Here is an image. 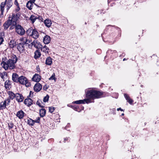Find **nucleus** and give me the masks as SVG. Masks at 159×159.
Wrapping results in <instances>:
<instances>
[{
  "mask_svg": "<svg viewBox=\"0 0 159 159\" xmlns=\"http://www.w3.org/2000/svg\"><path fill=\"white\" fill-rule=\"evenodd\" d=\"M89 89L90 90L86 89L85 90L86 97L87 98L83 100V102H84L83 104L85 103L88 104L91 102L90 99H94L105 97L104 94L105 93L102 92L91 89V88H89Z\"/></svg>",
  "mask_w": 159,
  "mask_h": 159,
  "instance_id": "nucleus-1",
  "label": "nucleus"
},
{
  "mask_svg": "<svg viewBox=\"0 0 159 159\" xmlns=\"http://www.w3.org/2000/svg\"><path fill=\"white\" fill-rule=\"evenodd\" d=\"M17 61V58L16 56L14 54H11L9 57L8 62L9 68L10 70L14 69L16 67L15 64Z\"/></svg>",
  "mask_w": 159,
  "mask_h": 159,
  "instance_id": "nucleus-2",
  "label": "nucleus"
},
{
  "mask_svg": "<svg viewBox=\"0 0 159 159\" xmlns=\"http://www.w3.org/2000/svg\"><path fill=\"white\" fill-rule=\"evenodd\" d=\"M18 81V83L22 84L25 85L27 87H29L30 85L27 78L24 76L22 75L20 77Z\"/></svg>",
  "mask_w": 159,
  "mask_h": 159,
  "instance_id": "nucleus-3",
  "label": "nucleus"
},
{
  "mask_svg": "<svg viewBox=\"0 0 159 159\" xmlns=\"http://www.w3.org/2000/svg\"><path fill=\"white\" fill-rule=\"evenodd\" d=\"M1 65L2 66V67L6 70L9 69L8 59L6 57H4L2 58V62L1 63Z\"/></svg>",
  "mask_w": 159,
  "mask_h": 159,
  "instance_id": "nucleus-4",
  "label": "nucleus"
},
{
  "mask_svg": "<svg viewBox=\"0 0 159 159\" xmlns=\"http://www.w3.org/2000/svg\"><path fill=\"white\" fill-rule=\"evenodd\" d=\"M16 27V30L17 33L19 34L22 35H24L25 33V31L23 28L20 25H18L14 26Z\"/></svg>",
  "mask_w": 159,
  "mask_h": 159,
  "instance_id": "nucleus-5",
  "label": "nucleus"
},
{
  "mask_svg": "<svg viewBox=\"0 0 159 159\" xmlns=\"http://www.w3.org/2000/svg\"><path fill=\"white\" fill-rule=\"evenodd\" d=\"M11 17L10 16L8 17V20L5 22L3 25L4 29L7 30L11 24H12V21L10 19Z\"/></svg>",
  "mask_w": 159,
  "mask_h": 159,
  "instance_id": "nucleus-6",
  "label": "nucleus"
},
{
  "mask_svg": "<svg viewBox=\"0 0 159 159\" xmlns=\"http://www.w3.org/2000/svg\"><path fill=\"white\" fill-rule=\"evenodd\" d=\"M16 100L19 102H22L24 99L22 95L19 93H16Z\"/></svg>",
  "mask_w": 159,
  "mask_h": 159,
  "instance_id": "nucleus-7",
  "label": "nucleus"
},
{
  "mask_svg": "<svg viewBox=\"0 0 159 159\" xmlns=\"http://www.w3.org/2000/svg\"><path fill=\"white\" fill-rule=\"evenodd\" d=\"M33 44L34 47L36 48L40 49L42 47V45L40 42L36 39L34 40L33 41Z\"/></svg>",
  "mask_w": 159,
  "mask_h": 159,
  "instance_id": "nucleus-8",
  "label": "nucleus"
},
{
  "mask_svg": "<svg viewBox=\"0 0 159 159\" xmlns=\"http://www.w3.org/2000/svg\"><path fill=\"white\" fill-rule=\"evenodd\" d=\"M11 20L12 21V25L13 26L16 25H17V21L18 20L19 18L15 16L14 13H12V17H11Z\"/></svg>",
  "mask_w": 159,
  "mask_h": 159,
  "instance_id": "nucleus-9",
  "label": "nucleus"
},
{
  "mask_svg": "<svg viewBox=\"0 0 159 159\" xmlns=\"http://www.w3.org/2000/svg\"><path fill=\"white\" fill-rule=\"evenodd\" d=\"M41 79V76L38 74H35L32 78V80L33 81L39 82Z\"/></svg>",
  "mask_w": 159,
  "mask_h": 159,
  "instance_id": "nucleus-10",
  "label": "nucleus"
},
{
  "mask_svg": "<svg viewBox=\"0 0 159 159\" xmlns=\"http://www.w3.org/2000/svg\"><path fill=\"white\" fill-rule=\"evenodd\" d=\"M39 34L36 29H33L31 34V37L34 39H37L39 37Z\"/></svg>",
  "mask_w": 159,
  "mask_h": 159,
  "instance_id": "nucleus-11",
  "label": "nucleus"
},
{
  "mask_svg": "<svg viewBox=\"0 0 159 159\" xmlns=\"http://www.w3.org/2000/svg\"><path fill=\"white\" fill-rule=\"evenodd\" d=\"M42 88V85L39 83L36 84L34 87V91L36 92H39L41 89Z\"/></svg>",
  "mask_w": 159,
  "mask_h": 159,
  "instance_id": "nucleus-12",
  "label": "nucleus"
},
{
  "mask_svg": "<svg viewBox=\"0 0 159 159\" xmlns=\"http://www.w3.org/2000/svg\"><path fill=\"white\" fill-rule=\"evenodd\" d=\"M25 104L28 107H30L33 104V100L30 98H27L24 101Z\"/></svg>",
  "mask_w": 159,
  "mask_h": 159,
  "instance_id": "nucleus-13",
  "label": "nucleus"
},
{
  "mask_svg": "<svg viewBox=\"0 0 159 159\" xmlns=\"http://www.w3.org/2000/svg\"><path fill=\"white\" fill-rule=\"evenodd\" d=\"M24 45L22 42L18 44L17 48L20 52H21L24 51L25 48Z\"/></svg>",
  "mask_w": 159,
  "mask_h": 159,
  "instance_id": "nucleus-14",
  "label": "nucleus"
},
{
  "mask_svg": "<svg viewBox=\"0 0 159 159\" xmlns=\"http://www.w3.org/2000/svg\"><path fill=\"white\" fill-rule=\"evenodd\" d=\"M20 77L16 73H13L12 75V80L15 82L18 83L19 79Z\"/></svg>",
  "mask_w": 159,
  "mask_h": 159,
  "instance_id": "nucleus-15",
  "label": "nucleus"
},
{
  "mask_svg": "<svg viewBox=\"0 0 159 159\" xmlns=\"http://www.w3.org/2000/svg\"><path fill=\"white\" fill-rule=\"evenodd\" d=\"M21 41L24 44H27L30 43L31 41V39H28V37H23L21 39Z\"/></svg>",
  "mask_w": 159,
  "mask_h": 159,
  "instance_id": "nucleus-16",
  "label": "nucleus"
},
{
  "mask_svg": "<svg viewBox=\"0 0 159 159\" xmlns=\"http://www.w3.org/2000/svg\"><path fill=\"white\" fill-rule=\"evenodd\" d=\"M25 114V113L23 111L21 110L17 112L16 116L18 117L19 119H21L23 118Z\"/></svg>",
  "mask_w": 159,
  "mask_h": 159,
  "instance_id": "nucleus-17",
  "label": "nucleus"
},
{
  "mask_svg": "<svg viewBox=\"0 0 159 159\" xmlns=\"http://www.w3.org/2000/svg\"><path fill=\"white\" fill-rule=\"evenodd\" d=\"M50 37L48 35H46L44 37L43 39V42L45 44H48L50 42Z\"/></svg>",
  "mask_w": 159,
  "mask_h": 159,
  "instance_id": "nucleus-18",
  "label": "nucleus"
},
{
  "mask_svg": "<svg viewBox=\"0 0 159 159\" xmlns=\"http://www.w3.org/2000/svg\"><path fill=\"white\" fill-rule=\"evenodd\" d=\"M4 84L6 89L9 90L11 88V82L9 80H7L5 82Z\"/></svg>",
  "mask_w": 159,
  "mask_h": 159,
  "instance_id": "nucleus-19",
  "label": "nucleus"
},
{
  "mask_svg": "<svg viewBox=\"0 0 159 159\" xmlns=\"http://www.w3.org/2000/svg\"><path fill=\"white\" fill-rule=\"evenodd\" d=\"M52 58L50 56L48 57L46 60L45 64L47 65L51 66L52 64Z\"/></svg>",
  "mask_w": 159,
  "mask_h": 159,
  "instance_id": "nucleus-20",
  "label": "nucleus"
},
{
  "mask_svg": "<svg viewBox=\"0 0 159 159\" xmlns=\"http://www.w3.org/2000/svg\"><path fill=\"white\" fill-rule=\"evenodd\" d=\"M7 0H6L4 2H2L1 4L0 7H1V17L3 16V12L4 10V7L6 3Z\"/></svg>",
  "mask_w": 159,
  "mask_h": 159,
  "instance_id": "nucleus-21",
  "label": "nucleus"
},
{
  "mask_svg": "<svg viewBox=\"0 0 159 159\" xmlns=\"http://www.w3.org/2000/svg\"><path fill=\"white\" fill-rule=\"evenodd\" d=\"M109 27H112L113 28L112 29H116V30H117L118 31H119V30H120V29L118 28V27H116L115 25H108L107 26V27H106L105 29V30L104 31V33H105L107 31V30H108L109 29Z\"/></svg>",
  "mask_w": 159,
  "mask_h": 159,
  "instance_id": "nucleus-22",
  "label": "nucleus"
},
{
  "mask_svg": "<svg viewBox=\"0 0 159 159\" xmlns=\"http://www.w3.org/2000/svg\"><path fill=\"white\" fill-rule=\"evenodd\" d=\"M7 93L9 95L8 98L11 99V100H13L16 98V93H14L12 92L9 91L7 92Z\"/></svg>",
  "mask_w": 159,
  "mask_h": 159,
  "instance_id": "nucleus-23",
  "label": "nucleus"
},
{
  "mask_svg": "<svg viewBox=\"0 0 159 159\" xmlns=\"http://www.w3.org/2000/svg\"><path fill=\"white\" fill-rule=\"evenodd\" d=\"M34 54V58L36 59H37L39 58L41 55V53L38 50H36Z\"/></svg>",
  "mask_w": 159,
  "mask_h": 159,
  "instance_id": "nucleus-24",
  "label": "nucleus"
},
{
  "mask_svg": "<svg viewBox=\"0 0 159 159\" xmlns=\"http://www.w3.org/2000/svg\"><path fill=\"white\" fill-rule=\"evenodd\" d=\"M16 45V42L15 40H11L9 42V47L11 48H13Z\"/></svg>",
  "mask_w": 159,
  "mask_h": 159,
  "instance_id": "nucleus-25",
  "label": "nucleus"
},
{
  "mask_svg": "<svg viewBox=\"0 0 159 159\" xmlns=\"http://www.w3.org/2000/svg\"><path fill=\"white\" fill-rule=\"evenodd\" d=\"M41 50L45 53H49V49L45 45L43 47L40 48Z\"/></svg>",
  "mask_w": 159,
  "mask_h": 159,
  "instance_id": "nucleus-26",
  "label": "nucleus"
},
{
  "mask_svg": "<svg viewBox=\"0 0 159 159\" xmlns=\"http://www.w3.org/2000/svg\"><path fill=\"white\" fill-rule=\"evenodd\" d=\"M7 105L6 104V101H4L0 103V109L3 110L6 108V106Z\"/></svg>",
  "mask_w": 159,
  "mask_h": 159,
  "instance_id": "nucleus-27",
  "label": "nucleus"
},
{
  "mask_svg": "<svg viewBox=\"0 0 159 159\" xmlns=\"http://www.w3.org/2000/svg\"><path fill=\"white\" fill-rule=\"evenodd\" d=\"M46 110L45 109L42 108L39 110V114L41 117H44L46 114Z\"/></svg>",
  "mask_w": 159,
  "mask_h": 159,
  "instance_id": "nucleus-28",
  "label": "nucleus"
},
{
  "mask_svg": "<svg viewBox=\"0 0 159 159\" xmlns=\"http://www.w3.org/2000/svg\"><path fill=\"white\" fill-rule=\"evenodd\" d=\"M44 23L45 25L48 27H50L52 24L51 21L47 19L45 20Z\"/></svg>",
  "mask_w": 159,
  "mask_h": 159,
  "instance_id": "nucleus-29",
  "label": "nucleus"
},
{
  "mask_svg": "<svg viewBox=\"0 0 159 159\" xmlns=\"http://www.w3.org/2000/svg\"><path fill=\"white\" fill-rule=\"evenodd\" d=\"M27 123L30 125L33 126L34 124V120L29 118L27 120Z\"/></svg>",
  "mask_w": 159,
  "mask_h": 159,
  "instance_id": "nucleus-30",
  "label": "nucleus"
},
{
  "mask_svg": "<svg viewBox=\"0 0 159 159\" xmlns=\"http://www.w3.org/2000/svg\"><path fill=\"white\" fill-rule=\"evenodd\" d=\"M33 30L32 28L30 27L26 31L27 35L29 36L30 37H31L32 32Z\"/></svg>",
  "mask_w": 159,
  "mask_h": 159,
  "instance_id": "nucleus-31",
  "label": "nucleus"
},
{
  "mask_svg": "<svg viewBox=\"0 0 159 159\" xmlns=\"http://www.w3.org/2000/svg\"><path fill=\"white\" fill-rule=\"evenodd\" d=\"M36 104L40 107L43 108L44 107V104L40 100H38Z\"/></svg>",
  "mask_w": 159,
  "mask_h": 159,
  "instance_id": "nucleus-32",
  "label": "nucleus"
},
{
  "mask_svg": "<svg viewBox=\"0 0 159 159\" xmlns=\"http://www.w3.org/2000/svg\"><path fill=\"white\" fill-rule=\"evenodd\" d=\"M37 19V17L33 15H31L30 18V20L33 23L35 22Z\"/></svg>",
  "mask_w": 159,
  "mask_h": 159,
  "instance_id": "nucleus-33",
  "label": "nucleus"
},
{
  "mask_svg": "<svg viewBox=\"0 0 159 159\" xmlns=\"http://www.w3.org/2000/svg\"><path fill=\"white\" fill-rule=\"evenodd\" d=\"M84 102H83V100H77L76 101H75L73 102H72V104H83Z\"/></svg>",
  "mask_w": 159,
  "mask_h": 159,
  "instance_id": "nucleus-34",
  "label": "nucleus"
},
{
  "mask_svg": "<svg viewBox=\"0 0 159 159\" xmlns=\"http://www.w3.org/2000/svg\"><path fill=\"white\" fill-rule=\"evenodd\" d=\"M7 74L6 72L4 71L2 73H0V76H1V78L3 79V81H4V76L5 75L7 76Z\"/></svg>",
  "mask_w": 159,
  "mask_h": 159,
  "instance_id": "nucleus-35",
  "label": "nucleus"
},
{
  "mask_svg": "<svg viewBox=\"0 0 159 159\" xmlns=\"http://www.w3.org/2000/svg\"><path fill=\"white\" fill-rule=\"evenodd\" d=\"M8 126L10 129L13 128L14 125L12 122H10L8 123Z\"/></svg>",
  "mask_w": 159,
  "mask_h": 159,
  "instance_id": "nucleus-36",
  "label": "nucleus"
},
{
  "mask_svg": "<svg viewBox=\"0 0 159 159\" xmlns=\"http://www.w3.org/2000/svg\"><path fill=\"white\" fill-rule=\"evenodd\" d=\"M72 109H73L74 110L78 112H80L81 111V109L77 106H74Z\"/></svg>",
  "mask_w": 159,
  "mask_h": 159,
  "instance_id": "nucleus-37",
  "label": "nucleus"
},
{
  "mask_svg": "<svg viewBox=\"0 0 159 159\" xmlns=\"http://www.w3.org/2000/svg\"><path fill=\"white\" fill-rule=\"evenodd\" d=\"M117 53V51L116 50L112 51L111 49H109L107 51V54H109L110 53L113 54V53Z\"/></svg>",
  "mask_w": 159,
  "mask_h": 159,
  "instance_id": "nucleus-38",
  "label": "nucleus"
},
{
  "mask_svg": "<svg viewBox=\"0 0 159 159\" xmlns=\"http://www.w3.org/2000/svg\"><path fill=\"white\" fill-rule=\"evenodd\" d=\"M26 7L30 10H31L32 9L31 4L30 2L29 1L28 2L26 3Z\"/></svg>",
  "mask_w": 159,
  "mask_h": 159,
  "instance_id": "nucleus-39",
  "label": "nucleus"
},
{
  "mask_svg": "<svg viewBox=\"0 0 159 159\" xmlns=\"http://www.w3.org/2000/svg\"><path fill=\"white\" fill-rule=\"evenodd\" d=\"M49 98V96L48 94H47L45 97H44L43 101L45 102H48V101Z\"/></svg>",
  "mask_w": 159,
  "mask_h": 159,
  "instance_id": "nucleus-40",
  "label": "nucleus"
},
{
  "mask_svg": "<svg viewBox=\"0 0 159 159\" xmlns=\"http://www.w3.org/2000/svg\"><path fill=\"white\" fill-rule=\"evenodd\" d=\"M12 4V0H8L7 3V6H9V7H11Z\"/></svg>",
  "mask_w": 159,
  "mask_h": 159,
  "instance_id": "nucleus-41",
  "label": "nucleus"
},
{
  "mask_svg": "<svg viewBox=\"0 0 159 159\" xmlns=\"http://www.w3.org/2000/svg\"><path fill=\"white\" fill-rule=\"evenodd\" d=\"M49 111L50 112L52 113L54 111V110H55V108L54 107H49Z\"/></svg>",
  "mask_w": 159,
  "mask_h": 159,
  "instance_id": "nucleus-42",
  "label": "nucleus"
},
{
  "mask_svg": "<svg viewBox=\"0 0 159 159\" xmlns=\"http://www.w3.org/2000/svg\"><path fill=\"white\" fill-rule=\"evenodd\" d=\"M11 99H10L8 97L6 99L5 101H6V104H7V105H8L9 104V103L11 102Z\"/></svg>",
  "mask_w": 159,
  "mask_h": 159,
  "instance_id": "nucleus-43",
  "label": "nucleus"
},
{
  "mask_svg": "<svg viewBox=\"0 0 159 159\" xmlns=\"http://www.w3.org/2000/svg\"><path fill=\"white\" fill-rule=\"evenodd\" d=\"M55 78V74L53 73V74L49 78V80H54Z\"/></svg>",
  "mask_w": 159,
  "mask_h": 159,
  "instance_id": "nucleus-44",
  "label": "nucleus"
},
{
  "mask_svg": "<svg viewBox=\"0 0 159 159\" xmlns=\"http://www.w3.org/2000/svg\"><path fill=\"white\" fill-rule=\"evenodd\" d=\"M40 118L39 117H37L36 118V120H34V123H39L40 122Z\"/></svg>",
  "mask_w": 159,
  "mask_h": 159,
  "instance_id": "nucleus-45",
  "label": "nucleus"
},
{
  "mask_svg": "<svg viewBox=\"0 0 159 159\" xmlns=\"http://www.w3.org/2000/svg\"><path fill=\"white\" fill-rule=\"evenodd\" d=\"M127 101L130 104H132L133 102V100L130 99V98L127 100Z\"/></svg>",
  "mask_w": 159,
  "mask_h": 159,
  "instance_id": "nucleus-46",
  "label": "nucleus"
},
{
  "mask_svg": "<svg viewBox=\"0 0 159 159\" xmlns=\"http://www.w3.org/2000/svg\"><path fill=\"white\" fill-rule=\"evenodd\" d=\"M124 96L125 97V98L127 100L129 98V96L126 93L124 94Z\"/></svg>",
  "mask_w": 159,
  "mask_h": 159,
  "instance_id": "nucleus-47",
  "label": "nucleus"
},
{
  "mask_svg": "<svg viewBox=\"0 0 159 159\" xmlns=\"http://www.w3.org/2000/svg\"><path fill=\"white\" fill-rule=\"evenodd\" d=\"M4 41V39L3 38L1 37H0V45L2 44L3 42Z\"/></svg>",
  "mask_w": 159,
  "mask_h": 159,
  "instance_id": "nucleus-48",
  "label": "nucleus"
},
{
  "mask_svg": "<svg viewBox=\"0 0 159 159\" xmlns=\"http://www.w3.org/2000/svg\"><path fill=\"white\" fill-rule=\"evenodd\" d=\"M36 72H40V69L39 66L36 67Z\"/></svg>",
  "mask_w": 159,
  "mask_h": 159,
  "instance_id": "nucleus-49",
  "label": "nucleus"
},
{
  "mask_svg": "<svg viewBox=\"0 0 159 159\" xmlns=\"http://www.w3.org/2000/svg\"><path fill=\"white\" fill-rule=\"evenodd\" d=\"M33 46V42H32L31 43V44H28V47L29 48H32Z\"/></svg>",
  "mask_w": 159,
  "mask_h": 159,
  "instance_id": "nucleus-50",
  "label": "nucleus"
},
{
  "mask_svg": "<svg viewBox=\"0 0 159 159\" xmlns=\"http://www.w3.org/2000/svg\"><path fill=\"white\" fill-rule=\"evenodd\" d=\"M15 16L19 18L20 16V14L19 13H16V14H15Z\"/></svg>",
  "mask_w": 159,
  "mask_h": 159,
  "instance_id": "nucleus-51",
  "label": "nucleus"
},
{
  "mask_svg": "<svg viewBox=\"0 0 159 159\" xmlns=\"http://www.w3.org/2000/svg\"><path fill=\"white\" fill-rule=\"evenodd\" d=\"M14 3L15 4L16 6H19V4L17 0H15Z\"/></svg>",
  "mask_w": 159,
  "mask_h": 159,
  "instance_id": "nucleus-52",
  "label": "nucleus"
},
{
  "mask_svg": "<svg viewBox=\"0 0 159 159\" xmlns=\"http://www.w3.org/2000/svg\"><path fill=\"white\" fill-rule=\"evenodd\" d=\"M17 8H16L15 10V11L16 12H18L20 10V8L19 7V6H17Z\"/></svg>",
  "mask_w": 159,
  "mask_h": 159,
  "instance_id": "nucleus-53",
  "label": "nucleus"
},
{
  "mask_svg": "<svg viewBox=\"0 0 159 159\" xmlns=\"http://www.w3.org/2000/svg\"><path fill=\"white\" fill-rule=\"evenodd\" d=\"M48 89V88L46 85H44L43 87V89L45 90H46Z\"/></svg>",
  "mask_w": 159,
  "mask_h": 159,
  "instance_id": "nucleus-54",
  "label": "nucleus"
},
{
  "mask_svg": "<svg viewBox=\"0 0 159 159\" xmlns=\"http://www.w3.org/2000/svg\"><path fill=\"white\" fill-rule=\"evenodd\" d=\"M70 126V124L69 123H68L67 125L65 127V129H67V130H68V129H67V128L68 127H69V126Z\"/></svg>",
  "mask_w": 159,
  "mask_h": 159,
  "instance_id": "nucleus-55",
  "label": "nucleus"
},
{
  "mask_svg": "<svg viewBox=\"0 0 159 159\" xmlns=\"http://www.w3.org/2000/svg\"><path fill=\"white\" fill-rule=\"evenodd\" d=\"M68 140V138L67 137L64 138V142H66Z\"/></svg>",
  "mask_w": 159,
  "mask_h": 159,
  "instance_id": "nucleus-56",
  "label": "nucleus"
},
{
  "mask_svg": "<svg viewBox=\"0 0 159 159\" xmlns=\"http://www.w3.org/2000/svg\"><path fill=\"white\" fill-rule=\"evenodd\" d=\"M67 106L69 107H70L73 108L74 105H71L69 104L67 105Z\"/></svg>",
  "mask_w": 159,
  "mask_h": 159,
  "instance_id": "nucleus-57",
  "label": "nucleus"
},
{
  "mask_svg": "<svg viewBox=\"0 0 159 159\" xmlns=\"http://www.w3.org/2000/svg\"><path fill=\"white\" fill-rule=\"evenodd\" d=\"M117 111H119V110H120L121 111H123V110L122 109H121V108H118L117 109Z\"/></svg>",
  "mask_w": 159,
  "mask_h": 159,
  "instance_id": "nucleus-58",
  "label": "nucleus"
},
{
  "mask_svg": "<svg viewBox=\"0 0 159 159\" xmlns=\"http://www.w3.org/2000/svg\"><path fill=\"white\" fill-rule=\"evenodd\" d=\"M34 4L36 6H37V7H41V6H39L37 4H36V3H34Z\"/></svg>",
  "mask_w": 159,
  "mask_h": 159,
  "instance_id": "nucleus-59",
  "label": "nucleus"
},
{
  "mask_svg": "<svg viewBox=\"0 0 159 159\" xmlns=\"http://www.w3.org/2000/svg\"><path fill=\"white\" fill-rule=\"evenodd\" d=\"M35 0H30L29 2H32L33 3H34Z\"/></svg>",
  "mask_w": 159,
  "mask_h": 159,
  "instance_id": "nucleus-60",
  "label": "nucleus"
},
{
  "mask_svg": "<svg viewBox=\"0 0 159 159\" xmlns=\"http://www.w3.org/2000/svg\"><path fill=\"white\" fill-rule=\"evenodd\" d=\"M33 92H32V91H30V95H33Z\"/></svg>",
  "mask_w": 159,
  "mask_h": 159,
  "instance_id": "nucleus-61",
  "label": "nucleus"
},
{
  "mask_svg": "<svg viewBox=\"0 0 159 159\" xmlns=\"http://www.w3.org/2000/svg\"><path fill=\"white\" fill-rule=\"evenodd\" d=\"M7 11H8L9 9L11 7H9V6H7Z\"/></svg>",
  "mask_w": 159,
  "mask_h": 159,
  "instance_id": "nucleus-62",
  "label": "nucleus"
},
{
  "mask_svg": "<svg viewBox=\"0 0 159 159\" xmlns=\"http://www.w3.org/2000/svg\"><path fill=\"white\" fill-rule=\"evenodd\" d=\"M102 11H103V10H98V12H100V13H101L102 12Z\"/></svg>",
  "mask_w": 159,
  "mask_h": 159,
  "instance_id": "nucleus-63",
  "label": "nucleus"
},
{
  "mask_svg": "<svg viewBox=\"0 0 159 159\" xmlns=\"http://www.w3.org/2000/svg\"><path fill=\"white\" fill-rule=\"evenodd\" d=\"M31 7H32H32H33V6L34 4V3L31 2Z\"/></svg>",
  "mask_w": 159,
  "mask_h": 159,
  "instance_id": "nucleus-64",
  "label": "nucleus"
}]
</instances>
